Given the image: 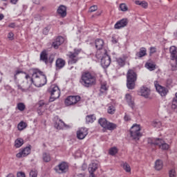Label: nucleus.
Masks as SVG:
<instances>
[{
    "label": "nucleus",
    "instance_id": "f257e3e1",
    "mask_svg": "<svg viewBox=\"0 0 177 177\" xmlns=\"http://www.w3.org/2000/svg\"><path fill=\"white\" fill-rule=\"evenodd\" d=\"M80 82L84 88H92L97 82V76L89 71L83 72L80 77Z\"/></svg>",
    "mask_w": 177,
    "mask_h": 177
},
{
    "label": "nucleus",
    "instance_id": "f03ea898",
    "mask_svg": "<svg viewBox=\"0 0 177 177\" xmlns=\"http://www.w3.org/2000/svg\"><path fill=\"white\" fill-rule=\"evenodd\" d=\"M23 74H25V80L23 81L22 85L17 83V89L21 92H32L34 90L32 84L35 85V78L32 77V75L30 76L26 72H24Z\"/></svg>",
    "mask_w": 177,
    "mask_h": 177
},
{
    "label": "nucleus",
    "instance_id": "7ed1b4c3",
    "mask_svg": "<svg viewBox=\"0 0 177 177\" xmlns=\"http://www.w3.org/2000/svg\"><path fill=\"white\" fill-rule=\"evenodd\" d=\"M31 71L32 73V75L35 78V86L39 88L44 86V85H46L48 80L44 72L38 68H32Z\"/></svg>",
    "mask_w": 177,
    "mask_h": 177
},
{
    "label": "nucleus",
    "instance_id": "20e7f679",
    "mask_svg": "<svg viewBox=\"0 0 177 177\" xmlns=\"http://www.w3.org/2000/svg\"><path fill=\"white\" fill-rule=\"evenodd\" d=\"M95 57L101 60V66L103 68H107L111 63V58L107 55V50H97Z\"/></svg>",
    "mask_w": 177,
    "mask_h": 177
},
{
    "label": "nucleus",
    "instance_id": "39448f33",
    "mask_svg": "<svg viewBox=\"0 0 177 177\" xmlns=\"http://www.w3.org/2000/svg\"><path fill=\"white\" fill-rule=\"evenodd\" d=\"M138 74L133 69H129L127 73V86L128 89H135Z\"/></svg>",
    "mask_w": 177,
    "mask_h": 177
},
{
    "label": "nucleus",
    "instance_id": "423d86ee",
    "mask_svg": "<svg viewBox=\"0 0 177 177\" xmlns=\"http://www.w3.org/2000/svg\"><path fill=\"white\" fill-rule=\"evenodd\" d=\"M170 53V66L171 67V71H177V48L172 46L169 48Z\"/></svg>",
    "mask_w": 177,
    "mask_h": 177
},
{
    "label": "nucleus",
    "instance_id": "0eeeda50",
    "mask_svg": "<svg viewBox=\"0 0 177 177\" xmlns=\"http://www.w3.org/2000/svg\"><path fill=\"white\" fill-rule=\"evenodd\" d=\"M40 62H43L45 64H52L55 62V54L48 55L47 50H43L40 53Z\"/></svg>",
    "mask_w": 177,
    "mask_h": 177
},
{
    "label": "nucleus",
    "instance_id": "6e6552de",
    "mask_svg": "<svg viewBox=\"0 0 177 177\" xmlns=\"http://www.w3.org/2000/svg\"><path fill=\"white\" fill-rule=\"evenodd\" d=\"M98 123L105 131H114V129H117V125L115 123L109 122L104 118H100Z\"/></svg>",
    "mask_w": 177,
    "mask_h": 177
},
{
    "label": "nucleus",
    "instance_id": "1a4fd4ad",
    "mask_svg": "<svg viewBox=\"0 0 177 177\" xmlns=\"http://www.w3.org/2000/svg\"><path fill=\"white\" fill-rule=\"evenodd\" d=\"M82 50L80 48H75L73 52H70L68 55V64H75L78 62V60L81 59L79 57L80 53H81Z\"/></svg>",
    "mask_w": 177,
    "mask_h": 177
},
{
    "label": "nucleus",
    "instance_id": "9d476101",
    "mask_svg": "<svg viewBox=\"0 0 177 177\" xmlns=\"http://www.w3.org/2000/svg\"><path fill=\"white\" fill-rule=\"evenodd\" d=\"M140 125L134 124L130 129V136L134 140H139L140 137L142 136V133H140Z\"/></svg>",
    "mask_w": 177,
    "mask_h": 177
},
{
    "label": "nucleus",
    "instance_id": "9b49d317",
    "mask_svg": "<svg viewBox=\"0 0 177 177\" xmlns=\"http://www.w3.org/2000/svg\"><path fill=\"white\" fill-rule=\"evenodd\" d=\"M48 92L51 95V97L50 98V102H54V100H56V99H59V97H60V88H59V86L55 84L50 86V87L48 88Z\"/></svg>",
    "mask_w": 177,
    "mask_h": 177
},
{
    "label": "nucleus",
    "instance_id": "f8f14e48",
    "mask_svg": "<svg viewBox=\"0 0 177 177\" xmlns=\"http://www.w3.org/2000/svg\"><path fill=\"white\" fill-rule=\"evenodd\" d=\"M80 100H81L80 95H70L66 97L64 103L66 106H74V104H77Z\"/></svg>",
    "mask_w": 177,
    "mask_h": 177
},
{
    "label": "nucleus",
    "instance_id": "ddd939ff",
    "mask_svg": "<svg viewBox=\"0 0 177 177\" xmlns=\"http://www.w3.org/2000/svg\"><path fill=\"white\" fill-rule=\"evenodd\" d=\"M54 169L57 174H66V172L68 171V163L66 162H62L57 166H56Z\"/></svg>",
    "mask_w": 177,
    "mask_h": 177
},
{
    "label": "nucleus",
    "instance_id": "4468645a",
    "mask_svg": "<svg viewBox=\"0 0 177 177\" xmlns=\"http://www.w3.org/2000/svg\"><path fill=\"white\" fill-rule=\"evenodd\" d=\"M154 85L157 92L159 93L160 96L165 97L167 95H168V93L169 92L168 88L160 85V84H158V81H155Z\"/></svg>",
    "mask_w": 177,
    "mask_h": 177
},
{
    "label": "nucleus",
    "instance_id": "2eb2a0df",
    "mask_svg": "<svg viewBox=\"0 0 177 177\" xmlns=\"http://www.w3.org/2000/svg\"><path fill=\"white\" fill-rule=\"evenodd\" d=\"M31 153V145L26 147L23 149H20L19 152L16 154L17 158H22V157H27Z\"/></svg>",
    "mask_w": 177,
    "mask_h": 177
},
{
    "label": "nucleus",
    "instance_id": "dca6fc26",
    "mask_svg": "<svg viewBox=\"0 0 177 177\" xmlns=\"http://www.w3.org/2000/svg\"><path fill=\"white\" fill-rule=\"evenodd\" d=\"M88 133V129L85 127H82L77 131V139L82 140L83 139H85V138H86Z\"/></svg>",
    "mask_w": 177,
    "mask_h": 177
},
{
    "label": "nucleus",
    "instance_id": "f3484780",
    "mask_svg": "<svg viewBox=\"0 0 177 177\" xmlns=\"http://www.w3.org/2000/svg\"><path fill=\"white\" fill-rule=\"evenodd\" d=\"M55 128H56V129H68L70 128H71V127L68 124H66V123H64L62 119H59L55 123Z\"/></svg>",
    "mask_w": 177,
    "mask_h": 177
},
{
    "label": "nucleus",
    "instance_id": "a211bd4d",
    "mask_svg": "<svg viewBox=\"0 0 177 177\" xmlns=\"http://www.w3.org/2000/svg\"><path fill=\"white\" fill-rule=\"evenodd\" d=\"M64 43V37L62 36H58L55 41L52 43L51 46L54 48V49H59V46L62 45Z\"/></svg>",
    "mask_w": 177,
    "mask_h": 177
},
{
    "label": "nucleus",
    "instance_id": "6ab92c4d",
    "mask_svg": "<svg viewBox=\"0 0 177 177\" xmlns=\"http://www.w3.org/2000/svg\"><path fill=\"white\" fill-rule=\"evenodd\" d=\"M127 26H128V19H122L116 22L114 28L115 30H120L124 28V27H127Z\"/></svg>",
    "mask_w": 177,
    "mask_h": 177
},
{
    "label": "nucleus",
    "instance_id": "aec40b11",
    "mask_svg": "<svg viewBox=\"0 0 177 177\" xmlns=\"http://www.w3.org/2000/svg\"><path fill=\"white\" fill-rule=\"evenodd\" d=\"M95 45L97 50H100L102 53H103V50H106V49L103 48V46H104V41H103V39H95Z\"/></svg>",
    "mask_w": 177,
    "mask_h": 177
},
{
    "label": "nucleus",
    "instance_id": "412c9836",
    "mask_svg": "<svg viewBox=\"0 0 177 177\" xmlns=\"http://www.w3.org/2000/svg\"><path fill=\"white\" fill-rule=\"evenodd\" d=\"M125 99H126V102L128 104V105L129 106V107H131L132 109V110L135 109V100H133V98H132V95H131V94H126L125 95Z\"/></svg>",
    "mask_w": 177,
    "mask_h": 177
},
{
    "label": "nucleus",
    "instance_id": "4be33fe9",
    "mask_svg": "<svg viewBox=\"0 0 177 177\" xmlns=\"http://www.w3.org/2000/svg\"><path fill=\"white\" fill-rule=\"evenodd\" d=\"M57 12L61 17H66L67 16V7L63 5L59 6Z\"/></svg>",
    "mask_w": 177,
    "mask_h": 177
},
{
    "label": "nucleus",
    "instance_id": "5701e85b",
    "mask_svg": "<svg viewBox=\"0 0 177 177\" xmlns=\"http://www.w3.org/2000/svg\"><path fill=\"white\" fill-rule=\"evenodd\" d=\"M107 92H109V86L107 85V82H104L101 83L100 87V95H107Z\"/></svg>",
    "mask_w": 177,
    "mask_h": 177
},
{
    "label": "nucleus",
    "instance_id": "b1692460",
    "mask_svg": "<svg viewBox=\"0 0 177 177\" xmlns=\"http://www.w3.org/2000/svg\"><path fill=\"white\" fill-rule=\"evenodd\" d=\"M66 66V60L62 58H57L55 62L56 70H62Z\"/></svg>",
    "mask_w": 177,
    "mask_h": 177
},
{
    "label": "nucleus",
    "instance_id": "393cba45",
    "mask_svg": "<svg viewBox=\"0 0 177 177\" xmlns=\"http://www.w3.org/2000/svg\"><path fill=\"white\" fill-rule=\"evenodd\" d=\"M158 146L162 150H168L169 149V145L167 144L162 138H159Z\"/></svg>",
    "mask_w": 177,
    "mask_h": 177
},
{
    "label": "nucleus",
    "instance_id": "a878e982",
    "mask_svg": "<svg viewBox=\"0 0 177 177\" xmlns=\"http://www.w3.org/2000/svg\"><path fill=\"white\" fill-rule=\"evenodd\" d=\"M140 93L141 96L147 98L150 95V89L147 87L142 86L140 88Z\"/></svg>",
    "mask_w": 177,
    "mask_h": 177
},
{
    "label": "nucleus",
    "instance_id": "bb28decb",
    "mask_svg": "<svg viewBox=\"0 0 177 177\" xmlns=\"http://www.w3.org/2000/svg\"><path fill=\"white\" fill-rule=\"evenodd\" d=\"M147 55V49L145 47H142L140 48L139 52L136 53V56L140 59L142 57H145V56Z\"/></svg>",
    "mask_w": 177,
    "mask_h": 177
},
{
    "label": "nucleus",
    "instance_id": "cd10ccee",
    "mask_svg": "<svg viewBox=\"0 0 177 177\" xmlns=\"http://www.w3.org/2000/svg\"><path fill=\"white\" fill-rule=\"evenodd\" d=\"M126 59L122 57H118L115 59L116 64L118 65V68H121L122 67H124L126 64Z\"/></svg>",
    "mask_w": 177,
    "mask_h": 177
},
{
    "label": "nucleus",
    "instance_id": "c85d7f7f",
    "mask_svg": "<svg viewBox=\"0 0 177 177\" xmlns=\"http://www.w3.org/2000/svg\"><path fill=\"white\" fill-rule=\"evenodd\" d=\"M96 121V115L95 114L88 115L86 117V124H93Z\"/></svg>",
    "mask_w": 177,
    "mask_h": 177
},
{
    "label": "nucleus",
    "instance_id": "c756f323",
    "mask_svg": "<svg viewBox=\"0 0 177 177\" xmlns=\"http://www.w3.org/2000/svg\"><path fill=\"white\" fill-rule=\"evenodd\" d=\"M99 168V165L97 162H92L89 165L88 172H95Z\"/></svg>",
    "mask_w": 177,
    "mask_h": 177
},
{
    "label": "nucleus",
    "instance_id": "7c9ffc66",
    "mask_svg": "<svg viewBox=\"0 0 177 177\" xmlns=\"http://www.w3.org/2000/svg\"><path fill=\"white\" fill-rule=\"evenodd\" d=\"M162 160L158 159L155 162V169H156V171H160V169H162Z\"/></svg>",
    "mask_w": 177,
    "mask_h": 177
},
{
    "label": "nucleus",
    "instance_id": "2f4dec72",
    "mask_svg": "<svg viewBox=\"0 0 177 177\" xmlns=\"http://www.w3.org/2000/svg\"><path fill=\"white\" fill-rule=\"evenodd\" d=\"M160 138H148V145L158 146Z\"/></svg>",
    "mask_w": 177,
    "mask_h": 177
},
{
    "label": "nucleus",
    "instance_id": "473e14b6",
    "mask_svg": "<svg viewBox=\"0 0 177 177\" xmlns=\"http://www.w3.org/2000/svg\"><path fill=\"white\" fill-rule=\"evenodd\" d=\"M22 145H24L23 138H17L15 142V146L17 149L21 147Z\"/></svg>",
    "mask_w": 177,
    "mask_h": 177
},
{
    "label": "nucleus",
    "instance_id": "72a5a7b5",
    "mask_svg": "<svg viewBox=\"0 0 177 177\" xmlns=\"http://www.w3.org/2000/svg\"><path fill=\"white\" fill-rule=\"evenodd\" d=\"M135 3L136 5H138L139 6L144 8V9H147L149 6V3H147V2H146L145 1H136Z\"/></svg>",
    "mask_w": 177,
    "mask_h": 177
},
{
    "label": "nucleus",
    "instance_id": "f704fd0d",
    "mask_svg": "<svg viewBox=\"0 0 177 177\" xmlns=\"http://www.w3.org/2000/svg\"><path fill=\"white\" fill-rule=\"evenodd\" d=\"M42 158H43V160L44 161V162H49L51 160L50 154H49L46 152H44V153H43Z\"/></svg>",
    "mask_w": 177,
    "mask_h": 177
},
{
    "label": "nucleus",
    "instance_id": "c9c22d12",
    "mask_svg": "<svg viewBox=\"0 0 177 177\" xmlns=\"http://www.w3.org/2000/svg\"><path fill=\"white\" fill-rule=\"evenodd\" d=\"M18 131H23L27 128V123L24 121L20 122L17 125Z\"/></svg>",
    "mask_w": 177,
    "mask_h": 177
},
{
    "label": "nucleus",
    "instance_id": "e433bc0d",
    "mask_svg": "<svg viewBox=\"0 0 177 177\" xmlns=\"http://www.w3.org/2000/svg\"><path fill=\"white\" fill-rule=\"evenodd\" d=\"M145 67L149 70V71H154V70H156V64H153V63H150V62H147L145 64Z\"/></svg>",
    "mask_w": 177,
    "mask_h": 177
},
{
    "label": "nucleus",
    "instance_id": "4c0bfd02",
    "mask_svg": "<svg viewBox=\"0 0 177 177\" xmlns=\"http://www.w3.org/2000/svg\"><path fill=\"white\" fill-rule=\"evenodd\" d=\"M17 109L19 111H24L26 110V104H24V103H23V102H19L17 104Z\"/></svg>",
    "mask_w": 177,
    "mask_h": 177
},
{
    "label": "nucleus",
    "instance_id": "58836bf2",
    "mask_svg": "<svg viewBox=\"0 0 177 177\" xmlns=\"http://www.w3.org/2000/svg\"><path fill=\"white\" fill-rule=\"evenodd\" d=\"M109 153L110 156H115L117 153H118V149H117L115 147H113L109 149Z\"/></svg>",
    "mask_w": 177,
    "mask_h": 177
},
{
    "label": "nucleus",
    "instance_id": "ea45409f",
    "mask_svg": "<svg viewBox=\"0 0 177 177\" xmlns=\"http://www.w3.org/2000/svg\"><path fill=\"white\" fill-rule=\"evenodd\" d=\"M23 73H24V71H15V73L14 75V81L16 82V85H17V84H19L17 82V75H19V74H23Z\"/></svg>",
    "mask_w": 177,
    "mask_h": 177
},
{
    "label": "nucleus",
    "instance_id": "a19ab883",
    "mask_svg": "<svg viewBox=\"0 0 177 177\" xmlns=\"http://www.w3.org/2000/svg\"><path fill=\"white\" fill-rule=\"evenodd\" d=\"M171 108L174 109H177V93H176L175 97L172 100Z\"/></svg>",
    "mask_w": 177,
    "mask_h": 177
},
{
    "label": "nucleus",
    "instance_id": "79ce46f5",
    "mask_svg": "<svg viewBox=\"0 0 177 177\" xmlns=\"http://www.w3.org/2000/svg\"><path fill=\"white\" fill-rule=\"evenodd\" d=\"M120 10H122V12H127L128 11V6H127V4L122 3L120 4L119 6Z\"/></svg>",
    "mask_w": 177,
    "mask_h": 177
},
{
    "label": "nucleus",
    "instance_id": "37998d69",
    "mask_svg": "<svg viewBox=\"0 0 177 177\" xmlns=\"http://www.w3.org/2000/svg\"><path fill=\"white\" fill-rule=\"evenodd\" d=\"M161 125L162 123L160 121H153L152 122V127H153L154 128H160Z\"/></svg>",
    "mask_w": 177,
    "mask_h": 177
},
{
    "label": "nucleus",
    "instance_id": "c03bdc74",
    "mask_svg": "<svg viewBox=\"0 0 177 177\" xmlns=\"http://www.w3.org/2000/svg\"><path fill=\"white\" fill-rule=\"evenodd\" d=\"M109 114H114L115 113V107L114 106L111 105L108 108Z\"/></svg>",
    "mask_w": 177,
    "mask_h": 177
},
{
    "label": "nucleus",
    "instance_id": "a18cd8bd",
    "mask_svg": "<svg viewBox=\"0 0 177 177\" xmlns=\"http://www.w3.org/2000/svg\"><path fill=\"white\" fill-rule=\"evenodd\" d=\"M123 168L126 172H131V166L127 162L123 164Z\"/></svg>",
    "mask_w": 177,
    "mask_h": 177
},
{
    "label": "nucleus",
    "instance_id": "49530a36",
    "mask_svg": "<svg viewBox=\"0 0 177 177\" xmlns=\"http://www.w3.org/2000/svg\"><path fill=\"white\" fill-rule=\"evenodd\" d=\"M29 176L30 177H37L38 176V171L35 169H32L30 171Z\"/></svg>",
    "mask_w": 177,
    "mask_h": 177
},
{
    "label": "nucleus",
    "instance_id": "de8ad7c7",
    "mask_svg": "<svg viewBox=\"0 0 177 177\" xmlns=\"http://www.w3.org/2000/svg\"><path fill=\"white\" fill-rule=\"evenodd\" d=\"M169 177L176 176V171H175V169H171L170 171H169Z\"/></svg>",
    "mask_w": 177,
    "mask_h": 177
},
{
    "label": "nucleus",
    "instance_id": "09e8293b",
    "mask_svg": "<svg viewBox=\"0 0 177 177\" xmlns=\"http://www.w3.org/2000/svg\"><path fill=\"white\" fill-rule=\"evenodd\" d=\"M8 38L10 39V41H13V39H15V34H13L12 32H10L8 35Z\"/></svg>",
    "mask_w": 177,
    "mask_h": 177
},
{
    "label": "nucleus",
    "instance_id": "8fccbe9b",
    "mask_svg": "<svg viewBox=\"0 0 177 177\" xmlns=\"http://www.w3.org/2000/svg\"><path fill=\"white\" fill-rule=\"evenodd\" d=\"M96 10H97V6H92L89 8V12H91V13L96 12Z\"/></svg>",
    "mask_w": 177,
    "mask_h": 177
},
{
    "label": "nucleus",
    "instance_id": "3c124183",
    "mask_svg": "<svg viewBox=\"0 0 177 177\" xmlns=\"http://www.w3.org/2000/svg\"><path fill=\"white\" fill-rule=\"evenodd\" d=\"M17 177H26V174L23 171H19L17 174Z\"/></svg>",
    "mask_w": 177,
    "mask_h": 177
},
{
    "label": "nucleus",
    "instance_id": "603ef678",
    "mask_svg": "<svg viewBox=\"0 0 177 177\" xmlns=\"http://www.w3.org/2000/svg\"><path fill=\"white\" fill-rule=\"evenodd\" d=\"M156 52H157V48H156V47H151L150 48L151 55H153V53H156Z\"/></svg>",
    "mask_w": 177,
    "mask_h": 177
},
{
    "label": "nucleus",
    "instance_id": "864d4df0",
    "mask_svg": "<svg viewBox=\"0 0 177 177\" xmlns=\"http://www.w3.org/2000/svg\"><path fill=\"white\" fill-rule=\"evenodd\" d=\"M43 34H44V35H48V34H49V28H44L43 29Z\"/></svg>",
    "mask_w": 177,
    "mask_h": 177
},
{
    "label": "nucleus",
    "instance_id": "5fc2aeb1",
    "mask_svg": "<svg viewBox=\"0 0 177 177\" xmlns=\"http://www.w3.org/2000/svg\"><path fill=\"white\" fill-rule=\"evenodd\" d=\"M124 121H131V116L128 115H125L124 117Z\"/></svg>",
    "mask_w": 177,
    "mask_h": 177
},
{
    "label": "nucleus",
    "instance_id": "6e6d98bb",
    "mask_svg": "<svg viewBox=\"0 0 177 177\" xmlns=\"http://www.w3.org/2000/svg\"><path fill=\"white\" fill-rule=\"evenodd\" d=\"M8 27H9L10 28H15V27H16V24H15V23H11V24H10L8 25Z\"/></svg>",
    "mask_w": 177,
    "mask_h": 177
},
{
    "label": "nucleus",
    "instance_id": "4d7b16f0",
    "mask_svg": "<svg viewBox=\"0 0 177 177\" xmlns=\"http://www.w3.org/2000/svg\"><path fill=\"white\" fill-rule=\"evenodd\" d=\"M17 2H19V0H10V3H12V5H16Z\"/></svg>",
    "mask_w": 177,
    "mask_h": 177
},
{
    "label": "nucleus",
    "instance_id": "13d9d810",
    "mask_svg": "<svg viewBox=\"0 0 177 177\" xmlns=\"http://www.w3.org/2000/svg\"><path fill=\"white\" fill-rule=\"evenodd\" d=\"M118 42V40L117 39L112 37V43L117 44Z\"/></svg>",
    "mask_w": 177,
    "mask_h": 177
},
{
    "label": "nucleus",
    "instance_id": "bf43d9fd",
    "mask_svg": "<svg viewBox=\"0 0 177 177\" xmlns=\"http://www.w3.org/2000/svg\"><path fill=\"white\" fill-rule=\"evenodd\" d=\"M89 177H96L95 172H89Z\"/></svg>",
    "mask_w": 177,
    "mask_h": 177
},
{
    "label": "nucleus",
    "instance_id": "052dcab7",
    "mask_svg": "<svg viewBox=\"0 0 177 177\" xmlns=\"http://www.w3.org/2000/svg\"><path fill=\"white\" fill-rule=\"evenodd\" d=\"M4 18H5V15H3V14H0V21L1 20H3Z\"/></svg>",
    "mask_w": 177,
    "mask_h": 177
},
{
    "label": "nucleus",
    "instance_id": "680f3d73",
    "mask_svg": "<svg viewBox=\"0 0 177 177\" xmlns=\"http://www.w3.org/2000/svg\"><path fill=\"white\" fill-rule=\"evenodd\" d=\"M75 177H85V176L82 174H77V175L75 176Z\"/></svg>",
    "mask_w": 177,
    "mask_h": 177
},
{
    "label": "nucleus",
    "instance_id": "e2e57ef3",
    "mask_svg": "<svg viewBox=\"0 0 177 177\" xmlns=\"http://www.w3.org/2000/svg\"><path fill=\"white\" fill-rule=\"evenodd\" d=\"M6 177H15V175L13 174L10 173Z\"/></svg>",
    "mask_w": 177,
    "mask_h": 177
},
{
    "label": "nucleus",
    "instance_id": "0e129e2a",
    "mask_svg": "<svg viewBox=\"0 0 177 177\" xmlns=\"http://www.w3.org/2000/svg\"><path fill=\"white\" fill-rule=\"evenodd\" d=\"M96 16H100V15H102V11H98L96 12Z\"/></svg>",
    "mask_w": 177,
    "mask_h": 177
},
{
    "label": "nucleus",
    "instance_id": "69168bd1",
    "mask_svg": "<svg viewBox=\"0 0 177 177\" xmlns=\"http://www.w3.org/2000/svg\"><path fill=\"white\" fill-rule=\"evenodd\" d=\"M39 107H42V106H44V104H45V103L40 102L39 103Z\"/></svg>",
    "mask_w": 177,
    "mask_h": 177
},
{
    "label": "nucleus",
    "instance_id": "338daca9",
    "mask_svg": "<svg viewBox=\"0 0 177 177\" xmlns=\"http://www.w3.org/2000/svg\"><path fill=\"white\" fill-rule=\"evenodd\" d=\"M174 37H176L177 38V30L176 32H174Z\"/></svg>",
    "mask_w": 177,
    "mask_h": 177
},
{
    "label": "nucleus",
    "instance_id": "774afa93",
    "mask_svg": "<svg viewBox=\"0 0 177 177\" xmlns=\"http://www.w3.org/2000/svg\"><path fill=\"white\" fill-rule=\"evenodd\" d=\"M167 82H172V81L171 80H168Z\"/></svg>",
    "mask_w": 177,
    "mask_h": 177
}]
</instances>
